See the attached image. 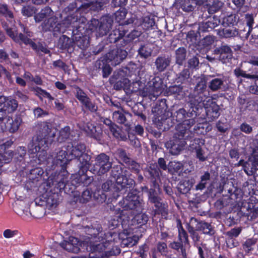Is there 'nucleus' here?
Masks as SVG:
<instances>
[{
    "label": "nucleus",
    "mask_w": 258,
    "mask_h": 258,
    "mask_svg": "<svg viewBox=\"0 0 258 258\" xmlns=\"http://www.w3.org/2000/svg\"><path fill=\"white\" fill-rule=\"evenodd\" d=\"M80 103L87 110L91 112H95L98 109V107L95 105V103L93 102L89 97Z\"/></svg>",
    "instance_id": "nucleus-62"
},
{
    "label": "nucleus",
    "mask_w": 258,
    "mask_h": 258,
    "mask_svg": "<svg viewBox=\"0 0 258 258\" xmlns=\"http://www.w3.org/2000/svg\"><path fill=\"white\" fill-rule=\"evenodd\" d=\"M100 121L107 126L112 133L113 136L120 141H126L127 137L126 133L117 125L115 122H113L110 119L101 117Z\"/></svg>",
    "instance_id": "nucleus-15"
},
{
    "label": "nucleus",
    "mask_w": 258,
    "mask_h": 258,
    "mask_svg": "<svg viewBox=\"0 0 258 258\" xmlns=\"http://www.w3.org/2000/svg\"><path fill=\"white\" fill-rule=\"evenodd\" d=\"M186 56L185 48L183 47L178 48L175 51L176 63L179 65H182L185 60Z\"/></svg>",
    "instance_id": "nucleus-57"
},
{
    "label": "nucleus",
    "mask_w": 258,
    "mask_h": 258,
    "mask_svg": "<svg viewBox=\"0 0 258 258\" xmlns=\"http://www.w3.org/2000/svg\"><path fill=\"white\" fill-rule=\"evenodd\" d=\"M65 149L68 151L71 160L77 159L79 161V167H82L86 171L87 167L91 165V157L87 153H85L86 146L84 143H69Z\"/></svg>",
    "instance_id": "nucleus-7"
},
{
    "label": "nucleus",
    "mask_w": 258,
    "mask_h": 258,
    "mask_svg": "<svg viewBox=\"0 0 258 258\" xmlns=\"http://www.w3.org/2000/svg\"><path fill=\"white\" fill-rule=\"evenodd\" d=\"M246 163L249 168V175H253L256 179L258 176V153L253 152Z\"/></svg>",
    "instance_id": "nucleus-35"
},
{
    "label": "nucleus",
    "mask_w": 258,
    "mask_h": 258,
    "mask_svg": "<svg viewBox=\"0 0 258 258\" xmlns=\"http://www.w3.org/2000/svg\"><path fill=\"white\" fill-rule=\"evenodd\" d=\"M214 54L218 55L219 60L223 63H227L231 59L233 52L230 46L227 45L216 47L214 50Z\"/></svg>",
    "instance_id": "nucleus-27"
},
{
    "label": "nucleus",
    "mask_w": 258,
    "mask_h": 258,
    "mask_svg": "<svg viewBox=\"0 0 258 258\" xmlns=\"http://www.w3.org/2000/svg\"><path fill=\"white\" fill-rule=\"evenodd\" d=\"M148 216L145 213H140L136 215L132 219L134 224L137 225V227H140L145 225L148 221Z\"/></svg>",
    "instance_id": "nucleus-55"
},
{
    "label": "nucleus",
    "mask_w": 258,
    "mask_h": 258,
    "mask_svg": "<svg viewBox=\"0 0 258 258\" xmlns=\"http://www.w3.org/2000/svg\"><path fill=\"white\" fill-rule=\"evenodd\" d=\"M209 89L215 92L222 89L224 86L223 78H214L209 81L208 84Z\"/></svg>",
    "instance_id": "nucleus-49"
},
{
    "label": "nucleus",
    "mask_w": 258,
    "mask_h": 258,
    "mask_svg": "<svg viewBox=\"0 0 258 258\" xmlns=\"http://www.w3.org/2000/svg\"><path fill=\"white\" fill-rule=\"evenodd\" d=\"M90 165H89L85 171L82 167H79L78 174L76 175V177L73 182H75L79 185H82L88 187H92V186H97V182L93 181V178L92 176H89L87 175L86 173L89 170Z\"/></svg>",
    "instance_id": "nucleus-14"
},
{
    "label": "nucleus",
    "mask_w": 258,
    "mask_h": 258,
    "mask_svg": "<svg viewBox=\"0 0 258 258\" xmlns=\"http://www.w3.org/2000/svg\"><path fill=\"white\" fill-rule=\"evenodd\" d=\"M76 7L77 4L72 3L66 8L60 14L61 21L60 22H58L56 17L48 18L42 23V30L52 32L54 36H56L57 33H63L66 28H69L72 23L77 21V18H74L72 14Z\"/></svg>",
    "instance_id": "nucleus-3"
},
{
    "label": "nucleus",
    "mask_w": 258,
    "mask_h": 258,
    "mask_svg": "<svg viewBox=\"0 0 258 258\" xmlns=\"http://www.w3.org/2000/svg\"><path fill=\"white\" fill-rule=\"evenodd\" d=\"M119 187H116L115 184L111 180H107L102 185L101 188L96 187L94 188V190L92 191L94 193V198L99 203H103L107 199V195L105 192H110L113 191L117 193L120 190Z\"/></svg>",
    "instance_id": "nucleus-12"
},
{
    "label": "nucleus",
    "mask_w": 258,
    "mask_h": 258,
    "mask_svg": "<svg viewBox=\"0 0 258 258\" xmlns=\"http://www.w3.org/2000/svg\"><path fill=\"white\" fill-rule=\"evenodd\" d=\"M112 165V163L110 161V157L105 153H101L97 155L95 158L93 170L94 173L102 175L107 173L111 168Z\"/></svg>",
    "instance_id": "nucleus-10"
},
{
    "label": "nucleus",
    "mask_w": 258,
    "mask_h": 258,
    "mask_svg": "<svg viewBox=\"0 0 258 258\" xmlns=\"http://www.w3.org/2000/svg\"><path fill=\"white\" fill-rule=\"evenodd\" d=\"M188 102L191 106H194L195 109H197L198 106L201 103L204 105L208 100V98H212L210 95L206 93L192 91L188 96Z\"/></svg>",
    "instance_id": "nucleus-24"
},
{
    "label": "nucleus",
    "mask_w": 258,
    "mask_h": 258,
    "mask_svg": "<svg viewBox=\"0 0 258 258\" xmlns=\"http://www.w3.org/2000/svg\"><path fill=\"white\" fill-rule=\"evenodd\" d=\"M211 174L208 171L205 172L200 177V182L195 186V190H202L206 187L208 181L210 180Z\"/></svg>",
    "instance_id": "nucleus-53"
},
{
    "label": "nucleus",
    "mask_w": 258,
    "mask_h": 258,
    "mask_svg": "<svg viewBox=\"0 0 258 258\" xmlns=\"http://www.w3.org/2000/svg\"><path fill=\"white\" fill-rule=\"evenodd\" d=\"M196 182L195 179L191 177L187 179H182L180 180L177 186V189L179 192L184 195L189 192L191 188Z\"/></svg>",
    "instance_id": "nucleus-34"
},
{
    "label": "nucleus",
    "mask_w": 258,
    "mask_h": 258,
    "mask_svg": "<svg viewBox=\"0 0 258 258\" xmlns=\"http://www.w3.org/2000/svg\"><path fill=\"white\" fill-rule=\"evenodd\" d=\"M110 62L111 63L106 57H101L96 62V67L102 70V76L104 78H107L112 72V70L110 66Z\"/></svg>",
    "instance_id": "nucleus-36"
},
{
    "label": "nucleus",
    "mask_w": 258,
    "mask_h": 258,
    "mask_svg": "<svg viewBox=\"0 0 258 258\" xmlns=\"http://www.w3.org/2000/svg\"><path fill=\"white\" fill-rule=\"evenodd\" d=\"M238 20V18L236 14H230L223 18L222 24L225 27H228L230 25L234 26L236 24Z\"/></svg>",
    "instance_id": "nucleus-61"
},
{
    "label": "nucleus",
    "mask_w": 258,
    "mask_h": 258,
    "mask_svg": "<svg viewBox=\"0 0 258 258\" xmlns=\"http://www.w3.org/2000/svg\"><path fill=\"white\" fill-rule=\"evenodd\" d=\"M257 239L256 238L250 237L245 239L242 243V247L245 252V255H248L254 249V246L256 245Z\"/></svg>",
    "instance_id": "nucleus-42"
},
{
    "label": "nucleus",
    "mask_w": 258,
    "mask_h": 258,
    "mask_svg": "<svg viewBox=\"0 0 258 258\" xmlns=\"http://www.w3.org/2000/svg\"><path fill=\"white\" fill-rule=\"evenodd\" d=\"M53 14V11L51 8L48 6H46L38 13L34 16V19L36 22H40L43 21L44 19L47 18L52 16Z\"/></svg>",
    "instance_id": "nucleus-46"
},
{
    "label": "nucleus",
    "mask_w": 258,
    "mask_h": 258,
    "mask_svg": "<svg viewBox=\"0 0 258 258\" xmlns=\"http://www.w3.org/2000/svg\"><path fill=\"white\" fill-rule=\"evenodd\" d=\"M132 117V114L125 111L122 107L118 110L115 111L112 113L113 121L119 124L127 126L130 124V119Z\"/></svg>",
    "instance_id": "nucleus-29"
},
{
    "label": "nucleus",
    "mask_w": 258,
    "mask_h": 258,
    "mask_svg": "<svg viewBox=\"0 0 258 258\" xmlns=\"http://www.w3.org/2000/svg\"><path fill=\"white\" fill-rule=\"evenodd\" d=\"M192 78L189 69H184L176 75L175 82L180 85L188 88L191 85Z\"/></svg>",
    "instance_id": "nucleus-30"
},
{
    "label": "nucleus",
    "mask_w": 258,
    "mask_h": 258,
    "mask_svg": "<svg viewBox=\"0 0 258 258\" xmlns=\"http://www.w3.org/2000/svg\"><path fill=\"white\" fill-rule=\"evenodd\" d=\"M130 170V172L136 174L137 175V181L139 183H142L144 180V177L141 173L142 167L140 163L133 159L125 165Z\"/></svg>",
    "instance_id": "nucleus-39"
},
{
    "label": "nucleus",
    "mask_w": 258,
    "mask_h": 258,
    "mask_svg": "<svg viewBox=\"0 0 258 258\" xmlns=\"http://www.w3.org/2000/svg\"><path fill=\"white\" fill-rule=\"evenodd\" d=\"M56 160L57 162H60L59 163L61 165H67L69 161H71L68 151L66 149V150L59 151L57 154Z\"/></svg>",
    "instance_id": "nucleus-54"
},
{
    "label": "nucleus",
    "mask_w": 258,
    "mask_h": 258,
    "mask_svg": "<svg viewBox=\"0 0 258 258\" xmlns=\"http://www.w3.org/2000/svg\"><path fill=\"white\" fill-rule=\"evenodd\" d=\"M22 122V119L19 115L9 117L5 123V126L10 133H15L18 131Z\"/></svg>",
    "instance_id": "nucleus-38"
},
{
    "label": "nucleus",
    "mask_w": 258,
    "mask_h": 258,
    "mask_svg": "<svg viewBox=\"0 0 258 258\" xmlns=\"http://www.w3.org/2000/svg\"><path fill=\"white\" fill-rule=\"evenodd\" d=\"M150 86L152 87V90L154 95L158 96L160 94L164 89L165 85L163 80L159 76L154 77L151 81L149 82Z\"/></svg>",
    "instance_id": "nucleus-40"
},
{
    "label": "nucleus",
    "mask_w": 258,
    "mask_h": 258,
    "mask_svg": "<svg viewBox=\"0 0 258 258\" xmlns=\"http://www.w3.org/2000/svg\"><path fill=\"white\" fill-rule=\"evenodd\" d=\"M68 173L64 174V172L59 173L56 176L52 177V175L48 178L47 184L51 187V184L54 186V188H56L59 192L66 186L67 183L68 182Z\"/></svg>",
    "instance_id": "nucleus-18"
},
{
    "label": "nucleus",
    "mask_w": 258,
    "mask_h": 258,
    "mask_svg": "<svg viewBox=\"0 0 258 258\" xmlns=\"http://www.w3.org/2000/svg\"><path fill=\"white\" fill-rule=\"evenodd\" d=\"M143 192L147 193L148 202L152 204L159 201H162L160 196V188L159 185H155L154 187H150L149 189L146 185L141 187Z\"/></svg>",
    "instance_id": "nucleus-28"
},
{
    "label": "nucleus",
    "mask_w": 258,
    "mask_h": 258,
    "mask_svg": "<svg viewBox=\"0 0 258 258\" xmlns=\"http://www.w3.org/2000/svg\"><path fill=\"white\" fill-rule=\"evenodd\" d=\"M186 108H179L175 110L173 109L172 111L170 112V116L176 122L179 123L176 127V131L180 126H182L187 131H191V127L196 123L195 118L197 116V113L194 107L190 106L189 109Z\"/></svg>",
    "instance_id": "nucleus-5"
},
{
    "label": "nucleus",
    "mask_w": 258,
    "mask_h": 258,
    "mask_svg": "<svg viewBox=\"0 0 258 258\" xmlns=\"http://www.w3.org/2000/svg\"><path fill=\"white\" fill-rule=\"evenodd\" d=\"M84 131L87 136L93 138L98 141H101L102 137V131L99 126L94 124L88 122L84 127Z\"/></svg>",
    "instance_id": "nucleus-31"
},
{
    "label": "nucleus",
    "mask_w": 258,
    "mask_h": 258,
    "mask_svg": "<svg viewBox=\"0 0 258 258\" xmlns=\"http://www.w3.org/2000/svg\"><path fill=\"white\" fill-rule=\"evenodd\" d=\"M208 98L203 106L206 110L207 118L209 121H212L220 116V108L213 98Z\"/></svg>",
    "instance_id": "nucleus-17"
},
{
    "label": "nucleus",
    "mask_w": 258,
    "mask_h": 258,
    "mask_svg": "<svg viewBox=\"0 0 258 258\" xmlns=\"http://www.w3.org/2000/svg\"><path fill=\"white\" fill-rule=\"evenodd\" d=\"M144 175L152 182L150 187L159 185L157 180L160 178V171L157 164L151 165L143 170Z\"/></svg>",
    "instance_id": "nucleus-25"
},
{
    "label": "nucleus",
    "mask_w": 258,
    "mask_h": 258,
    "mask_svg": "<svg viewBox=\"0 0 258 258\" xmlns=\"http://www.w3.org/2000/svg\"><path fill=\"white\" fill-rule=\"evenodd\" d=\"M110 175L115 180V183L119 185L121 189H130L133 188L135 184L134 179L131 177L132 174L126 169H123L120 165L112 166ZM127 191V189L125 190Z\"/></svg>",
    "instance_id": "nucleus-8"
},
{
    "label": "nucleus",
    "mask_w": 258,
    "mask_h": 258,
    "mask_svg": "<svg viewBox=\"0 0 258 258\" xmlns=\"http://www.w3.org/2000/svg\"><path fill=\"white\" fill-rule=\"evenodd\" d=\"M153 205L154 212L155 214L161 215L162 216H165L168 214L167 205L162 201H159L152 204Z\"/></svg>",
    "instance_id": "nucleus-45"
},
{
    "label": "nucleus",
    "mask_w": 258,
    "mask_h": 258,
    "mask_svg": "<svg viewBox=\"0 0 258 258\" xmlns=\"http://www.w3.org/2000/svg\"><path fill=\"white\" fill-rule=\"evenodd\" d=\"M108 49H110V46H108L107 42L103 40L98 45L93 47L90 53L93 55H97L102 51L106 52Z\"/></svg>",
    "instance_id": "nucleus-58"
},
{
    "label": "nucleus",
    "mask_w": 258,
    "mask_h": 258,
    "mask_svg": "<svg viewBox=\"0 0 258 258\" xmlns=\"http://www.w3.org/2000/svg\"><path fill=\"white\" fill-rule=\"evenodd\" d=\"M191 138L192 132L180 126L174 134L172 139L165 143V147L169 150L171 155H178L184 149L187 141L190 140Z\"/></svg>",
    "instance_id": "nucleus-4"
},
{
    "label": "nucleus",
    "mask_w": 258,
    "mask_h": 258,
    "mask_svg": "<svg viewBox=\"0 0 258 258\" xmlns=\"http://www.w3.org/2000/svg\"><path fill=\"white\" fill-rule=\"evenodd\" d=\"M58 45L62 50L69 49L74 45L73 39L66 35H62L58 39Z\"/></svg>",
    "instance_id": "nucleus-47"
},
{
    "label": "nucleus",
    "mask_w": 258,
    "mask_h": 258,
    "mask_svg": "<svg viewBox=\"0 0 258 258\" xmlns=\"http://www.w3.org/2000/svg\"><path fill=\"white\" fill-rule=\"evenodd\" d=\"M127 32L125 25H119L113 29L106 39H104L107 42L108 46H111V44L115 43L119 40L123 38Z\"/></svg>",
    "instance_id": "nucleus-19"
},
{
    "label": "nucleus",
    "mask_w": 258,
    "mask_h": 258,
    "mask_svg": "<svg viewBox=\"0 0 258 258\" xmlns=\"http://www.w3.org/2000/svg\"><path fill=\"white\" fill-rule=\"evenodd\" d=\"M80 237L87 242L91 243L92 241L99 242V243L95 245L94 250H103L107 247L108 244L112 241V233L110 232H105L103 231L101 225L96 221L90 226H87L80 228Z\"/></svg>",
    "instance_id": "nucleus-2"
},
{
    "label": "nucleus",
    "mask_w": 258,
    "mask_h": 258,
    "mask_svg": "<svg viewBox=\"0 0 258 258\" xmlns=\"http://www.w3.org/2000/svg\"><path fill=\"white\" fill-rule=\"evenodd\" d=\"M198 220L196 218L194 217H191L190 219V222L189 223H187L186 225V228L189 234V236L191 239L192 240L193 245H197V243L201 242V236L198 233L197 230V227H196V229L194 228V227L191 225V223L193 222H197Z\"/></svg>",
    "instance_id": "nucleus-33"
},
{
    "label": "nucleus",
    "mask_w": 258,
    "mask_h": 258,
    "mask_svg": "<svg viewBox=\"0 0 258 258\" xmlns=\"http://www.w3.org/2000/svg\"><path fill=\"white\" fill-rule=\"evenodd\" d=\"M77 4V7L73 11L72 14L74 18H77L76 22L81 24H86L87 20L85 15L90 12H99L104 9L106 5L109 3V0H96L82 4L79 7Z\"/></svg>",
    "instance_id": "nucleus-6"
},
{
    "label": "nucleus",
    "mask_w": 258,
    "mask_h": 258,
    "mask_svg": "<svg viewBox=\"0 0 258 258\" xmlns=\"http://www.w3.org/2000/svg\"><path fill=\"white\" fill-rule=\"evenodd\" d=\"M142 34V33L141 31H138L137 30H132L129 34L127 35V36L125 37V39H123L124 44L126 45L130 42L134 41L136 39H138Z\"/></svg>",
    "instance_id": "nucleus-63"
},
{
    "label": "nucleus",
    "mask_w": 258,
    "mask_h": 258,
    "mask_svg": "<svg viewBox=\"0 0 258 258\" xmlns=\"http://www.w3.org/2000/svg\"><path fill=\"white\" fill-rule=\"evenodd\" d=\"M36 135L28 146L29 155H35L38 163L47 159V149L55 137L56 129L50 120L38 121L35 125Z\"/></svg>",
    "instance_id": "nucleus-1"
},
{
    "label": "nucleus",
    "mask_w": 258,
    "mask_h": 258,
    "mask_svg": "<svg viewBox=\"0 0 258 258\" xmlns=\"http://www.w3.org/2000/svg\"><path fill=\"white\" fill-rule=\"evenodd\" d=\"M112 20L107 17L103 18L101 21L93 19L90 21L89 28L92 31H97L100 35H106L112 26Z\"/></svg>",
    "instance_id": "nucleus-13"
},
{
    "label": "nucleus",
    "mask_w": 258,
    "mask_h": 258,
    "mask_svg": "<svg viewBox=\"0 0 258 258\" xmlns=\"http://www.w3.org/2000/svg\"><path fill=\"white\" fill-rule=\"evenodd\" d=\"M85 24H81L79 22L72 23L70 27L72 29H69L72 31L71 34L74 41V44H76L82 50H85L89 45V38L83 33L85 30Z\"/></svg>",
    "instance_id": "nucleus-9"
},
{
    "label": "nucleus",
    "mask_w": 258,
    "mask_h": 258,
    "mask_svg": "<svg viewBox=\"0 0 258 258\" xmlns=\"http://www.w3.org/2000/svg\"><path fill=\"white\" fill-rule=\"evenodd\" d=\"M118 236L120 246L122 248L131 247L136 244L139 240L138 236L133 233L128 232L127 230H123L122 232L118 234Z\"/></svg>",
    "instance_id": "nucleus-21"
},
{
    "label": "nucleus",
    "mask_w": 258,
    "mask_h": 258,
    "mask_svg": "<svg viewBox=\"0 0 258 258\" xmlns=\"http://www.w3.org/2000/svg\"><path fill=\"white\" fill-rule=\"evenodd\" d=\"M116 154L119 160L122 161L125 165L132 159L130 157V155L126 151L122 148H119L117 150Z\"/></svg>",
    "instance_id": "nucleus-60"
},
{
    "label": "nucleus",
    "mask_w": 258,
    "mask_h": 258,
    "mask_svg": "<svg viewBox=\"0 0 258 258\" xmlns=\"http://www.w3.org/2000/svg\"><path fill=\"white\" fill-rule=\"evenodd\" d=\"M168 108L165 99L158 100L152 109L155 119L159 121V118L170 115V112Z\"/></svg>",
    "instance_id": "nucleus-23"
},
{
    "label": "nucleus",
    "mask_w": 258,
    "mask_h": 258,
    "mask_svg": "<svg viewBox=\"0 0 258 258\" xmlns=\"http://www.w3.org/2000/svg\"><path fill=\"white\" fill-rule=\"evenodd\" d=\"M205 141L202 138H195L191 140L189 145V149L194 152L199 149H201L202 147L205 145Z\"/></svg>",
    "instance_id": "nucleus-56"
},
{
    "label": "nucleus",
    "mask_w": 258,
    "mask_h": 258,
    "mask_svg": "<svg viewBox=\"0 0 258 258\" xmlns=\"http://www.w3.org/2000/svg\"><path fill=\"white\" fill-rule=\"evenodd\" d=\"M197 230L202 231L203 233L209 236H213L215 233L214 227L211 223L205 221L197 222Z\"/></svg>",
    "instance_id": "nucleus-41"
},
{
    "label": "nucleus",
    "mask_w": 258,
    "mask_h": 258,
    "mask_svg": "<svg viewBox=\"0 0 258 258\" xmlns=\"http://www.w3.org/2000/svg\"><path fill=\"white\" fill-rule=\"evenodd\" d=\"M140 192L137 190L130 191L125 198L118 203L121 210H135L140 208L141 205Z\"/></svg>",
    "instance_id": "nucleus-11"
},
{
    "label": "nucleus",
    "mask_w": 258,
    "mask_h": 258,
    "mask_svg": "<svg viewBox=\"0 0 258 258\" xmlns=\"http://www.w3.org/2000/svg\"><path fill=\"white\" fill-rule=\"evenodd\" d=\"M110 210L113 212L114 215L112 216L110 219L108 220V227L110 229L112 230L119 226L122 220L121 217L122 215H123V212L120 208L113 205H110Z\"/></svg>",
    "instance_id": "nucleus-26"
},
{
    "label": "nucleus",
    "mask_w": 258,
    "mask_h": 258,
    "mask_svg": "<svg viewBox=\"0 0 258 258\" xmlns=\"http://www.w3.org/2000/svg\"><path fill=\"white\" fill-rule=\"evenodd\" d=\"M29 155L31 158H33V159L31 160L30 165L32 166V168L29 169V173L28 174V177L29 179L32 180L33 182L38 181L41 178L43 174L44 173L42 168L38 166V165H40L42 163H44L46 160V159L44 161L42 162L41 163H38L35 155Z\"/></svg>",
    "instance_id": "nucleus-16"
},
{
    "label": "nucleus",
    "mask_w": 258,
    "mask_h": 258,
    "mask_svg": "<svg viewBox=\"0 0 258 258\" xmlns=\"http://www.w3.org/2000/svg\"><path fill=\"white\" fill-rule=\"evenodd\" d=\"M168 170L172 174L180 175L183 170V165L180 162L170 161L168 165Z\"/></svg>",
    "instance_id": "nucleus-48"
},
{
    "label": "nucleus",
    "mask_w": 258,
    "mask_h": 258,
    "mask_svg": "<svg viewBox=\"0 0 258 258\" xmlns=\"http://www.w3.org/2000/svg\"><path fill=\"white\" fill-rule=\"evenodd\" d=\"M193 91L206 93L207 95H210V92L207 90V83L205 78H201L196 85Z\"/></svg>",
    "instance_id": "nucleus-59"
},
{
    "label": "nucleus",
    "mask_w": 258,
    "mask_h": 258,
    "mask_svg": "<svg viewBox=\"0 0 258 258\" xmlns=\"http://www.w3.org/2000/svg\"><path fill=\"white\" fill-rule=\"evenodd\" d=\"M70 127L68 125L61 128L59 132L58 141L60 143L65 142L70 137Z\"/></svg>",
    "instance_id": "nucleus-64"
},
{
    "label": "nucleus",
    "mask_w": 258,
    "mask_h": 258,
    "mask_svg": "<svg viewBox=\"0 0 258 258\" xmlns=\"http://www.w3.org/2000/svg\"><path fill=\"white\" fill-rule=\"evenodd\" d=\"M186 88H187L177 84V85L170 86L167 89V93L168 95H172L176 99L180 100L186 96V92L187 90H186Z\"/></svg>",
    "instance_id": "nucleus-32"
},
{
    "label": "nucleus",
    "mask_w": 258,
    "mask_h": 258,
    "mask_svg": "<svg viewBox=\"0 0 258 258\" xmlns=\"http://www.w3.org/2000/svg\"><path fill=\"white\" fill-rule=\"evenodd\" d=\"M171 58L168 55H161L158 56L155 61L156 70L159 72H164L171 63Z\"/></svg>",
    "instance_id": "nucleus-37"
},
{
    "label": "nucleus",
    "mask_w": 258,
    "mask_h": 258,
    "mask_svg": "<svg viewBox=\"0 0 258 258\" xmlns=\"http://www.w3.org/2000/svg\"><path fill=\"white\" fill-rule=\"evenodd\" d=\"M173 119L169 116L163 117L159 119V126L163 127L164 131H168L173 127L175 124Z\"/></svg>",
    "instance_id": "nucleus-51"
},
{
    "label": "nucleus",
    "mask_w": 258,
    "mask_h": 258,
    "mask_svg": "<svg viewBox=\"0 0 258 258\" xmlns=\"http://www.w3.org/2000/svg\"><path fill=\"white\" fill-rule=\"evenodd\" d=\"M27 35H25L22 33L18 34L17 38L15 41V42L22 45L24 44L26 45H29L31 48L32 47H35V42H34L31 39L28 37Z\"/></svg>",
    "instance_id": "nucleus-52"
},
{
    "label": "nucleus",
    "mask_w": 258,
    "mask_h": 258,
    "mask_svg": "<svg viewBox=\"0 0 258 258\" xmlns=\"http://www.w3.org/2000/svg\"><path fill=\"white\" fill-rule=\"evenodd\" d=\"M246 31L244 29L240 31L235 27H225L219 32V35L224 38H229L236 36H239L242 39H247L249 36V31Z\"/></svg>",
    "instance_id": "nucleus-22"
},
{
    "label": "nucleus",
    "mask_w": 258,
    "mask_h": 258,
    "mask_svg": "<svg viewBox=\"0 0 258 258\" xmlns=\"http://www.w3.org/2000/svg\"><path fill=\"white\" fill-rule=\"evenodd\" d=\"M169 246L171 249L180 252L183 258H187L185 245L182 241H173L169 244Z\"/></svg>",
    "instance_id": "nucleus-50"
},
{
    "label": "nucleus",
    "mask_w": 258,
    "mask_h": 258,
    "mask_svg": "<svg viewBox=\"0 0 258 258\" xmlns=\"http://www.w3.org/2000/svg\"><path fill=\"white\" fill-rule=\"evenodd\" d=\"M177 228H178V239L179 241H182L184 245H189L188 235L186 230L183 228L181 221L177 220Z\"/></svg>",
    "instance_id": "nucleus-43"
},
{
    "label": "nucleus",
    "mask_w": 258,
    "mask_h": 258,
    "mask_svg": "<svg viewBox=\"0 0 258 258\" xmlns=\"http://www.w3.org/2000/svg\"><path fill=\"white\" fill-rule=\"evenodd\" d=\"M8 113L15 111L18 107V102L13 98H5V101L0 103Z\"/></svg>",
    "instance_id": "nucleus-44"
},
{
    "label": "nucleus",
    "mask_w": 258,
    "mask_h": 258,
    "mask_svg": "<svg viewBox=\"0 0 258 258\" xmlns=\"http://www.w3.org/2000/svg\"><path fill=\"white\" fill-rule=\"evenodd\" d=\"M127 51L120 48H115L111 50L106 54L105 57L112 66H117L120 64L127 56Z\"/></svg>",
    "instance_id": "nucleus-20"
}]
</instances>
